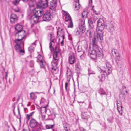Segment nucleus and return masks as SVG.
I'll return each instance as SVG.
<instances>
[{
    "mask_svg": "<svg viewBox=\"0 0 131 131\" xmlns=\"http://www.w3.org/2000/svg\"><path fill=\"white\" fill-rule=\"evenodd\" d=\"M17 20V18H10V21L11 23L14 24Z\"/></svg>",
    "mask_w": 131,
    "mask_h": 131,
    "instance_id": "nucleus-37",
    "label": "nucleus"
},
{
    "mask_svg": "<svg viewBox=\"0 0 131 131\" xmlns=\"http://www.w3.org/2000/svg\"><path fill=\"white\" fill-rule=\"evenodd\" d=\"M69 24L68 26V28H73V22L71 20H70L69 21Z\"/></svg>",
    "mask_w": 131,
    "mask_h": 131,
    "instance_id": "nucleus-38",
    "label": "nucleus"
},
{
    "mask_svg": "<svg viewBox=\"0 0 131 131\" xmlns=\"http://www.w3.org/2000/svg\"><path fill=\"white\" fill-rule=\"evenodd\" d=\"M19 52H20V54H21L22 53H25L24 50H23L21 49H20V50H19Z\"/></svg>",
    "mask_w": 131,
    "mask_h": 131,
    "instance_id": "nucleus-54",
    "label": "nucleus"
},
{
    "mask_svg": "<svg viewBox=\"0 0 131 131\" xmlns=\"http://www.w3.org/2000/svg\"><path fill=\"white\" fill-rule=\"evenodd\" d=\"M40 18L36 16L34 14L31 17L30 20L31 22L35 24H36L38 21H40Z\"/></svg>",
    "mask_w": 131,
    "mask_h": 131,
    "instance_id": "nucleus-18",
    "label": "nucleus"
},
{
    "mask_svg": "<svg viewBox=\"0 0 131 131\" xmlns=\"http://www.w3.org/2000/svg\"><path fill=\"white\" fill-rule=\"evenodd\" d=\"M18 115H19V117H17V118H21V115H20V111L19 109V108L18 107Z\"/></svg>",
    "mask_w": 131,
    "mask_h": 131,
    "instance_id": "nucleus-48",
    "label": "nucleus"
},
{
    "mask_svg": "<svg viewBox=\"0 0 131 131\" xmlns=\"http://www.w3.org/2000/svg\"><path fill=\"white\" fill-rule=\"evenodd\" d=\"M26 33L24 30L22 31L19 32H17L15 34V37L23 39L26 35Z\"/></svg>",
    "mask_w": 131,
    "mask_h": 131,
    "instance_id": "nucleus-13",
    "label": "nucleus"
},
{
    "mask_svg": "<svg viewBox=\"0 0 131 131\" xmlns=\"http://www.w3.org/2000/svg\"><path fill=\"white\" fill-rule=\"evenodd\" d=\"M34 62L32 61H30V67H33L34 66Z\"/></svg>",
    "mask_w": 131,
    "mask_h": 131,
    "instance_id": "nucleus-43",
    "label": "nucleus"
},
{
    "mask_svg": "<svg viewBox=\"0 0 131 131\" xmlns=\"http://www.w3.org/2000/svg\"><path fill=\"white\" fill-rule=\"evenodd\" d=\"M49 0H40L37 4L38 5L43 8H45L48 6Z\"/></svg>",
    "mask_w": 131,
    "mask_h": 131,
    "instance_id": "nucleus-9",
    "label": "nucleus"
},
{
    "mask_svg": "<svg viewBox=\"0 0 131 131\" xmlns=\"http://www.w3.org/2000/svg\"><path fill=\"white\" fill-rule=\"evenodd\" d=\"M40 111L42 113H46L47 111L46 106L41 107L40 108Z\"/></svg>",
    "mask_w": 131,
    "mask_h": 131,
    "instance_id": "nucleus-34",
    "label": "nucleus"
},
{
    "mask_svg": "<svg viewBox=\"0 0 131 131\" xmlns=\"http://www.w3.org/2000/svg\"><path fill=\"white\" fill-rule=\"evenodd\" d=\"M75 67L76 68H78V64H76L75 65Z\"/></svg>",
    "mask_w": 131,
    "mask_h": 131,
    "instance_id": "nucleus-63",
    "label": "nucleus"
},
{
    "mask_svg": "<svg viewBox=\"0 0 131 131\" xmlns=\"http://www.w3.org/2000/svg\"><path fill=\"white\" fill-rule=\"evenodd\" d=\"M76 59L74 55L73 54L70 55L69 57V62L71 64H73L75 62Z\"/></svg>",
    "mask_w": 131,
    "mask_h": 131,
    "instance_id": "nucleus-19",
    "label": "nucleus"
},
{
    "mask_svg": "<svg viewBox=\"0 0 131 131\" xmlns=\"http://www.w3.org/2000/svg\"><path fill=\"white\" fill-rule=\"evenodd\" d=\"M84 21L81 20L79 23V30L77 29L75 30L77 34H79L80 32L84 33L85 30L86 28L84 25Z\"/></svg>",
    "mask_w": 131,
    "mask_h": 131,
    "instance_id": "nucleus-4",
    "label": "nucleus"
},
{
    "mask_svg": "<svg viewBox=\"0 0 131 131\" xmlns=\"http://www.w3.org/2000/svg\"><path fill=\"white\" fill-rule=\"evenodd\" d=\"M88 72H89L88 74H89V75H90L91 74H95V73H94V72H90V71L89 70H88Z\"/></svg>",
    "mask_w": 131,
    "mask_h": 131,
    "instance_id": "nucleus-53",
    "label": "nucleus"
},
{
    "mask_svg": "<svg viewBox=\"0 0 131 131\" xmlns=\"http://www.w3.org/2000/svg\"><path fill=\"white\" fill-rule=\"evenodd\" d=\"M94 12L96 15H98L99 14L98 13H97V12L94 9L93 10Z\"/></svg>",
    "mask_w": 131,
    "mask_h": 131,
    "instance_id": "nucleus-59",
    "label": "nucleus"
},
{
    "mask_svg": "<svg viewBox=\"0 0 131 131\" xmlns=\"http://www.w3.org/2000/svg\"><path fill=\"white\" fill-rule=\"evenodd\" d=\"M121 60V58L119 55L116 56L115 57V61L117 65L118 66L120 65V63Z\"/></svg>",
    "mask_w": 131,
    "mask_h": 131,
    "instance_id": "nucleus-25",
    "label": "nucleus"
},
{
    "mask_svg": "<svg viewBox=\"0 0 131 131\" xmlns=\"http://www.w3.org/2000/svg\"><path fill=\"white\" fill-rule=\"evenodd\" d=\"M116 102L117 104V110H118L119 113L121 115H122L123 112V107L122 106V103L120 101H119V102H118V100H117Z\"/></svg>",
    "mask_w": 131,
    "mask_h": 131,
    "instance_id": "nucleus-17",
    "label": "nucleus"
},
{
    "mask_svg": "<svg viewBox=\"0 0 131 131\" xmlns=\"http://www.w3.org/2000/svg\"><path fill=\"white\" fill-rule=\"evenodd\" d=\"M16 51L18 52H19V50H20V49H22V46L16 45L14 47Z\"/></svg>",
    "mask_w": 131,
    "mask_h": 131,
    "instance_id": "nucleus-30",
    "label": "nucleus"
},
{
    "mask_svg": "<svg viewBox=\"0 0 131 131\" xmlns=\"http://www.w3.org/2000/svg\"><path fill=\"white\" fill-rule=\"evenodd\" d=\"M26 117L28 121H29V120L30 118V117L31 116H30L28 114H27L26 115Z\"/></svg>",
    "mask_w": 131,
    "mask_h": 131,
    "instance_id": "nucleus-52",
    "label": "nucleus"
},
{
    "mask_svg": "<svg viewBox=\"0 0 131 131\" xmlns=\"http://www.w3.org/2000/svg\"><path fill=\"white\" fill-rule=\"evenodd\" d=\"M35 93L31 92L30 93V98L32 100H35L37 98V96L35 94Z\"/></svg>",
    "mask_w": 131,
    "mask_h": 131,
    "instance_id": "nucleus-27",
    "label": "nucleus"
},
{
    "mask_svg": "<svg viewBox=\"0 0 131 131\" xmlns=\"http://www.w3.org/2000/svg\"><path fill=\"white\" fill-rule=\"evenodd\" d=\"M54 45V40H52L50 43L49 48L51 51H53V60L51 62L52 66L51 68L53 72L56 71L58 70L57 65L59 59L58 55L60 53L59 49L56 46L54 49L53 46Z\"/></svg>",
    "mask_w": 131,
    "mask_h": 131,
    "instance_id": "nucleus-1",
    "label": "nucleus"
},
{
    "mask_svg": "<svg viewBox=\"0 0 131 131\" xmlns=\"http://www.w3.org/2000/svg\"><path fill=\"white\" fill-rule=\"evenodd\" d=\"M69 81H68V82H66L65 83V88L66 90H67V87L69 86Z\"/></svg>",
    "mask_w": 131,
    "mask_h": 131,
    "instance_id": "nucleus-46",
    "label": "nucleus"
},
{
    "mask_svg": "<svg viewBox=\"0 0 131 131\" xmlns=\"http://www.w3.org/2000/svg\"><path fill=\"white\" fill-rule=\"evenodd\" d=\"M114 119V118L112 116H111L109 117L107 119V120L110 123H112Z\"/></svg>",
    "mask_w": 131,
    "mask_h": 131,
    "instance_id": "nucleus-40",
    "label": "nucleus"
},
{
    "mask_svg": "<svg viewBox=\"0 0 131 131\" xmlns=\"http://www.w3.org/2000/svg\"><path fill=\"white\" fill-rule=\"evenodd\" d=\"M39 124L37 121L35 119L32 118L30 121L29 125L32 128H34L37 126Z\"/></svg>",
    "mask_w": 131,
    "mask_h": 131,
    "instance_id": "nucleus-14",
    "label": "nucleus"
},
{
    "mask_svg": "<svg viewBox=\"0 0 131 131\" xmlns=\"http://www.w3.org/2000/svg\"><path fill=\"white\" fill-rule=\"evenodd\" d=\"M87 33L89 35V37L92 38V36L94 34L93 33L92 34V33L89 30L88 31Z\"/></svg>",
    "mask_w": 131,
    "mask_h": 131,
    "instance_id": "nucleus-42",
    "label": "nucleus"
},
{
    "mask_svg": "<svg viewBox=\"0 0 131 131\" xmlns=\"http://www.w3.org/2000/svg\"><path fill=\"white\" fill-rule=\"evenodd\" d=\"M37 58V61L39 63L41 67V68H44L45 66V63L43 57L41 55L39 54L38 55Z\"/></svg>",
    "mask_w": 131,
    "mask_h": 131,
    "instance_id": "nucleus-10",
    "label": "nucleus"
},
{
    "mask_svg": "<svg viewBox=\"0 0 131 131\" xmlns=\"http://www.w3.org/2000/svg\"><path fill=\"white\" fill-rule=\"evenodd\" d=\"M114 24L113 22H112L107 24L106 28L109 32H112L115 30Z\"/></svg>",
    "mask_w": 131,
    "mask_h": 131,
    "instance_id": "nucleus-12",
    "label": "nucleus"
},
{
    "mask_svg": "<svg viewBox=\"0 0 131 131\" xmlns=\"http://www.w3.org/2000/svg\"><path fill=\"white\" fill-rule=\"evenodd\" d=\"M52 12L51 10H47L43 12L42 18L43 21H49L51 19Z\"/></svg>",
    "mask_w": 131,
    "mask_h": 131,
    "instance_id": "nucleus-5",
    "label": "nucleus"
},
{
    "mask_svg": "<svg viewBox=\"0 0 131 131\" xmlns=\"http://www.w3.org/2000/svg\"><path fill=\"white\" fill-rule=\"evenodd\" d=\"M49 3L50 10L53 11H55L56 7L57 6V2L56 0H49Z\"/></svg>",
    "mask_w": 131,
    "mask_h": 131,
    "instance_id": "nucleus-6",
    "label": "nucleus"
},
{
    "mask_svg": "<svg viewBox=\"0 0 131 131\" xmlns=\"http://www.w3.org/2000/svg\"><path fill=\"white\" fill-rule=\"evenodd\" d=\"M23 131H30L29 127H28L26 129H23Z\"/></svg>",
    "mask_w": 131,
    "mask_h": 131,
    "instance_id": "nucleus-50",
    "label": "nucleus"
},
{
    "mask_svg": "<svg viewBox=\"0 0 131 131\" xmlns=\"http://www.w3.org/2000/svg\"><path fill=\"white\" fill-rule=\"evenodd\" d=\"M54 35V34L53 32H51L48 35V36L49 38L50 39L51 42L52 40H54L55 43L56 41V40L54 39H52V38L53 37Z\"/></svg>",
    "mask_w": 131,
    "mask_h": 131,
    "instance_id": "nucleus-29",
    "label": "nucleus"
},
{
    "mask_svg": "<svg viewBox=\"0 0 131 131\" xmlns=\"http://www.w3.org/2000/svg\"><path fill=\"white\" fill-rule=\"evenodd\" d=\"M103 33L102 31L98 30L97 35L95 36L100 42L103 39Z\"/></svg>",
    "mask_w": 131,
    "mask_h": 131,
    "instance_id": "nucleus-16",
    "label": "nucleus"
},
{
    "mask_svg": "<svg viewBox=\"0 0 131 131\" xmlns=\"http://www.w3.org/2000/svg\"><path fill=\"white\" fill-rule=\"evenodd\" d=\"M114 55L116 56L119 55V54L118 52V51H117V50H116V51H115V52L114 53Z\"/></svg>",
    "mask_w": 131,
    "mask_h": 131,
    "instance_id": "nucleus-47",
    "label": "nucleus"
},
{
    "mask_svg": "<svg viewBox=\"0 0 131 131\" xmlns=\"http://www.w3.org/2000/svg\"><path fill=\"white\" fill-rule=\"evenodd\" d=\"M55 124H54L52 125L50 124L47 125H46V128L47 129H52L55 126Z\"/></svg>",
    "mask_w": 131,
    "mask_h": 131,
    "instance_id": "nucleus-31",
    "label": "nucleus"
},
{
    "mask_svg": "<svg viewBox=\"0 0 131 131\" xmlns=\"http://www.w3.org/2000/svg\"><path fill=\"white\" fill-rule=\"evenodd\" d=\"M99 41L94 36L92 39L93 50H89V53L90 54V57L92 59H95L97 56H100L101 55V49L97 45L98 42Z\"/></svg>",
    "mask_w": 131,
    "mask_h": 131,
    "instance_id": "nucleus-2",
    "label": "nucleus"
},
{
    "mask_svg": "<svg viewBox=\"0 0 131 131\" xmlns=\"http://www.w3.org/2000/svg\"><path fill=\"white\" fill-rule=\"evenodd\" d=\"M34 112H32L30 113L29 114H28L29 115H30V116L31 117V116L32 115L34 114Z\"/></svg>",
    "mask_w": 131,
    "mask_h": 131,
    "instance_id": "nucleus-57",
    "label": "nucleus"
},
{
    "mask_svg": "<svg viewBox=\"0 0 131 131\" xmlns=\"http://www.w3.org/2000/svg\"><path fill=\"white\" fill-rule=\"evenodd\" d=\"M42 119L43 120H45V115H42Z\"/></svg>",
    "mask_w": 131,
    "mask_h": 131,
    "instance_id": "nucleus-61",
    "label": "nucleus"
},
{
    "mask_svg": "<svg viewBox=\"0 0 131 131\" xmlns=\"http://www.w3.org/2000/svg\"><path fill=\"white\" fill-rule=\"evenodd\" d=\"M97 29L103 31L104 28V21L102 18H100L98 21L97 24Z\"/></svg>",
    "mask_w": 131,
    "mask_h": 131,
    "instance_id": "nucleus-8",
    "label": "nucleus"
},
{
    "mask_svg": "<svg viewBox=\"0 0 131 131\" xmlns=\"http://www.w3.org/2000/svg\"><path fill=\"white\" fill-rule=\"evenodd\" d=\"M54 28L52 26H47L46 28V29L47 30H50L52 32H53Z\"/></svg>",
    "mask_w": 131,
    "mask_h": 131,
    "instance_id": "nucleus-35",
    "label": "nucleus"
},
{
    "mask_svg": "<svg viewBox=\"0 0 131 131\" xmlns=\"http://www.w3.org/2000/svg\"><path fill=\"white\" fill-rule=\"evenodd\" d=\"M31 46L28 48V51L30 52H33L34 49V48L35 46V44L34 43H32Z\"/></svg>",
    "mask_w": 131,
    "mask_h": 131,
    "instance_id": "nucleus-26",
    "label": "nucleus"
},
{
    "mask_svg": "<svg viewBox=\"0 0 131 131\" xmlns=\"http://www.w3.org/2000/svg\"><path fill=\"white\" fill-rule=\"evenodd\" d=\"M99 93L101 95H106V93L105 92L101 91V90H100L99 91Z\"/></svg>",
    "mask_w": 131,
    "mask_h": 131,
    "instance_id": "nucleus-44",
    "label": "nucleus"
},
{
    "mask_svg": "<svg viewBox=\"0 0 131 131\" xmlns=\"http://www.w3.org/2000/svg\"><path fill=\"white\" fill-rule=\"evenodd\" d=\"M116 49H113L112 50V53L113 56H114V53L115 52V51H116Z\"/></svg>",
    "mask_w": 131,
    "mask_h": 131,
    "instance_id": "nucleus-51",
    "label": "nucleus"
},
{
    "mask_svg": "<svg viewBox=\"0 0 131 131\" xmlns=\"http://www.w3.org/2000/svg\"><path fill=\"white\" fill-rule=\"evenodd\" d=\"M64 15L65 17L66 21H68L71 20V17L68 13H67V12L65 11Z\"/></svg>",
    "mask_w": 131,
    "mask_h": 131,
    "instance_id": "nucleus-23",
    "label": "nucleus"
},
{
    "mask_svg": "<svg viewBox=\"0 0 131 131\" xmlns=\"http://www.w3.org/2000/svg\"><path fill=\"white\" fill-rule=\"evenodd\" d=\"M122 88L123 89H126V87L124 86H122Z\"/></svg>",
    "mask_w": 131,
    "mask_h": 131,
    "instance_id": "nucleus-64",
    "label": "nucleus"
},
{
    "mask_svg": "<svg viewBox=\"0 0 131 131\" xmlns=\"http://www.w3.org/2000/svg\"><path fill=\"white\" fill-rule=\"evenodd\" d=\"M17 16L14 14H12L10 16V18H17Z\"/></svg>",
    "mask_w": 131,
    "mask_h": 131,
    "instance_id": "nucleus-45",
    "label": "nucleus"
},
{
    "mask_svg": "<svg viewBox=\"0 0 131 131\" xmlns=\"http://www.w3.org/2000/svg\"><path fill=\"white\" fill-rule=\"evenodd\" d=\"M62 35V38H63L62 40H64V39H65V35H64V34Z\"/></svg>",
    "mask_w": 131,
    "mask_h": 131,
    "instance_id": "nucleus-60",
    "label": "nucleus"
},
{
    "mask_svg": "<svg viewBox=\"0 0 131 131\" xmlns=\"http://www.w3.org/2000/svg\"><path fill=\"white\" fill-rule=\"evenodd\" d=\"M49 118V119L50 120H53L55 117L56 114L55 113H52L51 114H48Z\"/></svg>",
    "mask_w": 131,
    "mask_h": 131,
    "instance_id": "nucleus-32",
    "label": "nucleus"
},
{
    "mask_svg": "<svg viewBox=\"0 0 131 131\" xmlns=\"http://www.w3.org/2000/svg\"><path fill=\"white\" fill-rule=\"evenodd\" d=\"M20 0H14L12 2L13 4L15 5H16L17 4H18Z\"/></svg>",
    "mask_w": 131,
    "mask_h": 131,
    "instance_id": "nucleus-41",
    "label": "nucleus"
},
{
    "mask_svg": "<svg viewBox=\"0 0 131 131\" xmlns=\"http://www.w3.org/2000/svg\"><path fill=\"white\" fill-rule=\"evenodd\" d=\"M64 34V32L63 31V28L59 27L58 29H57V36H58L59 35L60 36Z\"/></svg>",
    "mask_w": 131,
    "mask_h": 131,
    "instance_id": "nucleus-24",
    "label": "nucleus"
},
{
    "mask_svg": "<svg viewBox=\"0 0 131 131\" xmlns=\"http://www.w3.org/2000/svg\"><path fill=\"white\" fill-rule=\"evenodd\" d=\"M64 40H62L61 42V46H63L64 45Z\"/></svg>",
    "mask_w": 131,
    "mask_h": 131,
    "instance_id": "nucleus-58",
    "label": "nucleus"
},
{
    "mask_svg": "<svg viewBox=\"0 0 131 131\" xmlns=\"http://www.w3.org/2000/svg\"><path fill=\"white\" fill-rule=\"evenodd\" d=\"M43 12L38 8H35L33 11V14L40 18L43 14Z\"/></svg>",
    "mask_w": 131,
    "mask_h": 131,
    "instance_id": "nucleus-11",
    "label": "nucleus"
},
{
    "mask_svg": "<svg viewBox=\"0 0 131 131\" xmlns=\"http://www.w3.org/2000/svg\"><path fill=\"white\" fill-rule=\"evenodd\" d=\"M35 0H29V2L30 3L31 5H30V4L29 3L28 4L30 6H31L32 5V3L34 2Z\"/></svg>",
    "mask_w": 131,
    "mask_h": 131,
    "instance_id": "nucleus-49",
    "label": "nucleus"
},
{
    "mask_svg": "<svg viewBox=\"0 0 131 131\" xmlns=\"http://www.w3.org/2000/svg\"><path fill=\"white\" fill-rule=\"evenodd\" d=\"M66 74L67 76V80L69 81L70 79L72 77L73 73L70 69L68 68L67 69Z\"/></svg>",
    "mask_w": 131,
    "mask_h": 131,
    "instance_id": "nucleus-20",
    "label": "nucleus"
},
{
    "mask_svg": "<svg viewBox=\"0 0 131 131\" xmlns=\"http://www.w3.org/2000/svg\"><path fill=\"white\" fill-rule=\"evenodd\" d=\"M88 12L87 11H83L82 14V16L83 18H86L87 16Z\"/></svg>",
    "mask_w": 131,
    "mask_h": 131,
    "instance_id": "nucleus-36",
    "label": "nucleus"
},
{
    "mask_svg": "<svg viewBox=\"0 0 131 131\" xmlns=\"http://www.w3.org/2000/svg\"><path fill=\"white\" fill-rule=\"evenodd\" d=\"M89 4L90 5H91L92 3V0H89Z\"/></svg>",
    "mask_w": 131,
    "mask_h": 131,
    "instance_id": "nucleus-55",
    "label": "nucleus"
},
{
    "mask_svg": "<svg viewBox=\"0 0 131 131\" xmlns=\"http://www.w3.org/2000/svg\"><path fill=\"white\" fill-rule=\"evenodd\" d=\"M73 5L75 6L74 8L75 9L77 10H78L79 9L80 7L81 6L79 2H75Z\"/></svg>",
    "mask_w": 131,
    "mask_h": 131,
    "instance_id": "nucleus-28",
    "label": "nucleus"
},
{
    "mask_svg": "<svg viewBox=\"0 0 131 131\" xmlns=\"http://www.w3.org/2000/svg\"><path fill=\"white\" fill-rule=\"evenodd\" d=\"M80 131H86V130L82 127L80 128Z\"/></svg>",
    "mask_w": 131,
    "mask_h": 131,
    "instance_id": "nucleus-56",
    "label": "nucleus"
},
{
    "mask_svg": "<svg viewBox=\"0 0 131 131\" xmlns=\"http://www.w3.org/2000/svg\"><path fill=\"white\" fill-rule=\"evenodd\" d=\"M82 118L83 119L87 120L89 118V113L86 111L82 113L81 115Z\"/></svg>",
    "mask_w": 131,
    "mask_h": 131,
    "instance_id": "nucleus-21",
    "label": "nucleus"
},
{
    "mask_svg": "<svg viewBox=\"0 0 131 131\" xmlns=\"http://www.w3.org/2000/svg\"><path fill=\"white\" fill-rule=\"evenodd\" d=\"M14 42L16 45L22 46L24 48V41L23 39L17 38V37H15Z\"/></svg>",
    "mask_w": 131,
    "mask_h": 131,
    "instance_id": "nucleus-15",
    "label": "nucleus"
},
{
    "mask_svg": "<svg viewBox=\"0 0 131 131\" xmlns=\"http://www.w3.org/2000/svg\"><path fill=\"white\" fill-rule=\"evenodd\" d=\"M107 64L106 67H102L101 68H99V70L102 73V74L104 75V77L107 76L109 74H111L112 72V69L111 66L108 65Z\"/></svg>",
    "mask_w": 131,
    "mask_h": 131,
    "instance_id": "nucleus-3",
    "label": "nucleus"
},
{
    "mask_svg": "<svg viewBox=\"0 0 131 131\" xmlns=\"http://www.w3.org/2000/svg\"><path fill=\"white\" fill-rule=\"evenodd\" d=\"M15 29L17 31V32H19L23 31L22 30L23 27L20 25L17 24L16 25L15 27Z\"/></svg>",
    "mask_w": 131,
    "mask_h": 131,
    "instance_id": "nucleus-22",
    "label": "nucleus"
},
{
    "mask_svg": "<svg viewBox=\"0 0 131 131\" xmlns=\"http://www.w3.org/2000/svg\"><path fill=\"white\" fill-rule=\"evenodd\" d=\"M82 49L81 46H78L77 47V51L78 52H80L82 51Z\"/></svg>",
    "mask_w": 131,
    "mask_h": 131,
    "instance_id": "nucleus-39",
    "label": "nucleus"
},
{
    "mask_svg": "<svg viewBox=\"0 0 131 131\" xmlns=\"http://www.w3.org/2000/svg\"><path fill=\"white\" fill-rule=\"evenodd\" d=\"M14 109H15V107H14V109H13V114H14V115H15V113L14 112Z\"/></svg>",
    "mask_w": 131,
    "mask_h": 131,
    "instance_id": "nucleus-62",
    "label": "nucleus"
},
{
    "mask_svg": "<svg viewBox=\"0 0 131 131\" xmlns=\"http://www.w3.org/2000/svg\"><path fill=\"white\" fill-rule=\"evenodd\" d=\"M125 95L124 93H121L119 94V98L121 100H123L125 99Z\"/></svg>",
    "mask_w": 131,
    "mask_h": 131,
    "instance_id": "nucleus-33",
    "label": "nucleus"
},
{
    "mask_svg": "<svg viewBox=\"0 0 131 131\" xmlns=\"http://www.w3.org/2000/svg\"><path fill=\"white\" fill-rule=\"evenodd\" d=\"M88 23L89 25V28L90 29L89 31L94 34L96 30V29L94 28L92 19L90 18L88 19Z\"/></svg>",
    "mask_w": 131,
    "mask_h": 131,
    "instance_id": "nucleus-7",
    "label": "nucleus"
}]
</instances>
